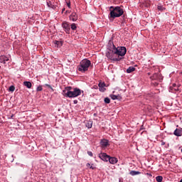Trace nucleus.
Instances as JSON below:
<instances>
[{"instance_id": "obj_1", "label": "nucleus", "mask_w": 182, "mask_h": 182, "mask_svg": "<svg viewBox=\"0 0 182 182\" xmlns=\"http://www.w3.org/2000/svg\"><path fill=\"white\" fill-rule=\"evenodd\" d=\"M107 48L108 51L106 53V56L113 62H120L123 59L120 56H124L127 53L126 47H117L112 39L109 41Z\"/></svg>"}, {"instance_id": "obj_2", "label": "nucleus", "mask_w": 182, "mask_h": 182, "mask_svg": "<svg viewBox=\"0 0 182 182\" xmlns=\"http://www.w3.org/2000/svg\"><path fill=\"white\" fill-rule=\"evenodd\" d=\"M124 14V10L123 8L117 6H111L109 7V14L108 15V18L109 21L112 22V21H114L116 18H120V16H122V15Z\"/></svg>"}, {"instance_id": "obj_3", "label": "nucleus", "mask_w": 182, "mask_h": 182, "mask_svg": "<svg viewBox=\"0 0 182 182\" xmlns=\"http://www.w3.org/2000/svg\"><path fill=\"white\" fill-rule=\"evenodd\" d=\"M63 92L65 93V96L70 98L77 97V96L82 95V90L77 87L72 88V87H66Z\"/></svg>"}, {"instance_id": "obj_4", "label": "nucleus", "mask_w": 182, "mask_h": 182, "mask_svg": "<svg viewBox=\"0 0 182 182\" xmlns=\"http://www.w3.org/2000/svg\"><path fill=\"white\" fill-rule=\"evenodd\" d=\"M92 62L87 58L83 59L80 62V64L77 65V70L82 73L87 72L89 70V67L91 66Z\"/></svg>"}, {"instance_id": "obj_5", "label": "nucleus", "mask_w": 182, "mask_h": 182, "mask_svg": "<svg viewBox=\"0 0 182 182\" xmlns=\"http://www.w3.org/2000/svg\"><path fill=\"white\" fill-rule=\"evenodd\" d=\"M151 80L156 82H163V75L160 73H154L150 77Z\"/></svg>"}, {"instance_id": "obj_6", "label": "nucleus", "mask_w": 182, "mask_h": 182, "mask_svg": "<svg viewBox=\"0 0 182 182\" xmlns=\"http://www.w3.org/2000/svg\"><path fill=\"white\" fill-rule=\"evenodd\" d=\"M62 28H63V31L67 33L68 35L70 34V25L67 21H63L61 24Z\"/></svg>"}, {"instance_id": "obj_7", "label": "nucleus", "mask_w": 182, "mask_h": 182, "mask_svg": "<svg viewBox=\"0 0 182 182\" xmlns=\"http://www.w3.org/2000/svg\"><path fill=\"white\" fill-rule=\"evenodd\" d=\"M100 144L102 149H106L110 146V144H109V140L106 139H101Z\"/></svg>"}, {"instance_id": "obj_8", "label": "nucleus", "mask_w": 182, "mask_h": 182, "mask_svg": "<svg viewBox=\"0 0 182 182\" xmlns=\"http://www.w3.org/2000/svg\"><path fill=\"white\" fill-rule=\"evenodd\" d=\"M180 87L179 86H177V85L176 83H173L172 85V86L169 87V92H171V93H176V92H178V90H180V89L178 88Z\"/></svg>"}, {"instance_id": "obj_9", "label": "nucleus", "mask_w": 182, "mask_h": 182, "mask_svg": "<svg viewBox=\"0 0 182 182\" xmlns=\"http://www.w3.org/2000/svg\"><path fill=\"white\" fill-rule=\"evenodd\" d=\"M110 156L107 155L106 153H100L98 157L102 160V161H109V157Z\"/></svg>"}, {"instance_id": "obj_10", "label": "nucleus", "mask_w": 182, "mask_h": 182, "mask_svg": "<svg viewBox=\"0 0 182 182\" xmlns=\"http://www.w3.org/2000/svg\"><path fill=\"white\" fill-rule=\"evenodd\" d=\"M70 21L73 22H76L78 19L77 14L76 12H73L69 16Z\"/></svg>"}, {"instance_id": "obj_11", "label": "nucleus", "mask_w": 182, "mask_h": 182, "mask_svg": "<svg viewBox=\"0 0 182 182\" xmlns=\"http://www.w3.org/2000/svg\"><path fill=\"white\" fill-rule=\"evenodd\" d=\"M8 60H9V56L0 55V63H3L4 65H5V63H6V62H8Z\"/></svg>"}, {"instance_id": "obj_12", "label": "nucleus", "mask_w": 182, "mask_h": 182, "mask_svg": "<svg viewBox=\"0 0 182 182\" xmlns=\"http://www.w3.org/2000/svg\"><path fill=\"white\" fill-rule=\"evenodd\" d=\"M173 134L176 137H181L182 136V128H176L173 132Z\"/></svg>"}, {"instance_id": "obj_13", "label": "nucleus", "mask_w": 182, "mask_h": 182, "mask_svg": "<svg viewBox=\"0 0 182 182\" xmlns=\"http://www.w3.org/2000/svg\"><path fill=\"white\" fill-rule=\"evenodd\" d=\"M98 87H99V90L100 92H106V83L105 82H99L98 84Z\"/></svg>"}, {"instance_id": "obj_14", "label": "nucleus", "mask_w": 182, "mask_h": 182, "mask_svg": "<svg viewBox=\"0 0 182 182\" xmlns=\"http://www.w3.org/2000/svg\"><path fill=\"white\" fill-rule=\"evenodd\" d=\"M108 161H109L110 164H116L119 160L116 157L109 156Z\"/></svg>"}, {"instance_id": "obj_15", "label": "nucleus", "mask_w": 182, "mask_h": 182, "mask_svg": "<svg viewBox=\"0 0 182 182\" xmlns=\"http://www.w3.org/2000/svg\"><path fill=\"white\" fill-rule=\"evenodd\" d=\"M111 99H112V100H122V96H120V95H111Z\"/></svg>"}, {"instance_id": "obj_16", "label": "nucleus", "mask_w": 182, "mask_h": 182, "mask_svg": "<svg viewBox=\"0 0 182 182\" xmlns=\"http://www.w3.org/2000/svg\"><path fill=\"white\" fill-rule=\"evenodd\" d=\"M23 86H26V87H27L28 89H31V87H32V82H29V81H24L23 82Z\"/></svg>"}, {"instance_id": "obj_17", "label": "nucleus", "mask_w": 182, "mask_h": 182, "mask_svg": "<svg viewBox=\"0 0 182 182\" xmlns=\"http://www.w3.org/2000/svg\"><path fill=\"white\" fill-rule=\"evenodd\" d=\"M54 45L55 46V48H60L63 45V42L59 41H55Z\"/></svg>"}, {"instance_id": "obj_18", "label": "nucleus", "mask_w": 182, "mask_h": 182, "mask_svg": "<svg viewBox=\"0 0 182 182\" xmlns=\"http://www.w3.org/2000/svg\"><path fill=\"white\" fill-rule=\"evenodd\" d=\"M136 70V68L133 66H130L127 69V73H132V72H134Z\"/></svg>"}, {"instance_id": "obj_19", "label": "nucleus", "mask_w": 182, "mask_h": 182, "mask_svg": "<svg viewBox=\"0 0 182 182\" xmlns=\"http://www.w3.org/2000/svg\"><path fill=\"white\" fill-rule=\"evenodd\" d=\"M129 174H130L131 176H137V175H139V174H141V172H140V171H131L129 172Z\"/></svg>"}, {"instance_id": "obj_20", "label": "nucleus", "mask_w": 182, "mask_h": 182, "mask_svg": "<svg viewBox=\"0 0 182 182\" xmlns=\"http://www.w3.org/2000/svg\"><path fill=\"white\" fill-rule=\"evenodd\" d=\"M157 9L158 11H160L161 12H164V11H166V8L164 6H163V5H159L157 6Z\"/></svg>"}, {"instance_id": "obj_21", "label": "nucleus", "mask_w": 182, "mask_h": 182, "mask_svg": "<svg viewBox=\"0 0 182 182\" xmlns=\"http://www.w3.org/2000/svg\"><path fill=\"white\" fill-rule=\"evenodd\" d=\"M92 126H93V122L92 121H88L86 123V127H87V129H92Z\"/></svg>"}, {"instance_id": "obj_22", "label": "nucleus", "mask_w": 182, "mask_h": 182, "mask_svg": "<svg viewBox=\"0 0 182 182\" xmlns=\"http://www.w3.org/2000/svg\"><path fill=\"white\" fill-rule=\"evenodd\" d=\"M70 28H71L72 31H76L77 29V26H76V23H73L70 25Z\"/></svg>"}, {"instance_id": "obj_23", "label": "nucleus", "mask_w": 182, "mask_h": 182, "mask_svg": "<svg viewBox=\"0 0 182 182\" xmlns=\"http://www.w3.org/2000/svg\"><path fill=\"white\" fill-rule=\"evenodd\" d=\"M156 180L157 182H161V181H163V176H158L156 177Z\"/></svg>"}, {"instance_id": "obj_24", "label": "nucleus", "mask_w": 182, "mask_h": 182, "mask_svg": "<svg viewBox=\"0 0 182 182\" xmlns=\"http://www.w3.org/2000/svg\"><path fill=\"white\" fill-rule=\"evenodd\" d=\"M9 92H15V86L11 85L9 88Z\"/></svg>"}, {"instance_id": "obj_25", "label": "nucleus", "mask_w": 182, "mask_h": 182, "mask_svg": "<svg viewBox=\"0 0 182 182\" xmlns=\"http://www.w3.org/2000/svg\"><path fill=\"white\" fill-rule=\"evenodd\" d=\"M105 103H106L107 105H109V103H110V98L109 97H105L104 100Z\"/></svg>"}, {"instance_id": "obj_26", "label": "nucleus", "mask_w": 182, "mask_h": 182, "mask_svg": "<svg viewBox=\"0 0 182 182\" xmlns=\"http://www.w3.org/2000/svg\"><path fill=\"white\" fill-rule=\"evenodd\" d=\"M42 90H43L42 85H39L38 87H37L36 92H42Z\"/></svg>"}, {"instance_id": "obj_27", "label": "nucleus", "mask_w": 182, "mask_h": 182, "mask_svg": "<svg viewBox=\"0 0 182 182\" xmlns=\"http://www.w3.org/2000/svg\"><path fill=\"white\" fill-rule=\"evenodd\" d=\"M52 5H53V2H52L51 1H47V6H48V8H50Z\"/></svg>"}, {"instance_id": "obj_28", "label": "nucleus", "mask_w": 182, "mask_h": 182, "mask_svg": "<svg viewBox=\"0 0 182 182\" xmlns=\"http://www.w3.org/2000/svg\"><path fill=\"white\" fill-rule=\"evenodd\" d=\"M45 86H46V87H48V89H50L52 90V92H54L55 90H53V87H52V86L49 84H45Z\"/></svg>"}, {"instance_id": "obj_29", "label": "nucleus", "mask_w": 182, "mask_h": 182, "mask_svg": "<svg viewBox=\"0 0 182 182\" xmlns=\"http://www.w3.org/2000/svg\"><path fill=\"white\" fill-rule=\"evenodd\" d=\"M45 86H46V87H48V89H50L52 90V92H54L55 90H53V87H52V86L49 84H45Z\"/></svg>"}, {"instance_id": "obj_30", "label": "nucleus", "mask_w": 182, "mask_h": 182, "mask_svg": "<svg viewBox=\"0 0 182 182\" xmlns=\"http://www.w3.org/2000/svg\"><path fill=\"white\" fill-rule=\"evenodd\" d=\"M159 82L160 81H152L151 85H154V86H159Z\"/></svg>"}, {"instance_id": "obj_31", "label": "nucleus", "mask_w": 182, "mask_h": 182, "mask_svg": "<svg viewBox=\"0 0 182 182\" xmlns=\"http://www.w3.org/2000/svg\"><path fill=\"white\" fill-rule=\"evenodd\" d=\"M87 154H88V156H90V157H93V153H92V151H87Z\"/></svg>"}, {"instance_id": "obj_32", "label": "nucleus", "mask_w": 182, "mask_h": 182, "mask_svg": "<svg viewBox=\"0 0 182 182\" xmlns=\"http://www.w3.org/2000/svg\"><path fill=\"white\" fill-rule=\"evenodd\" d=\"M50 8H52V9H56V6H55V5L52 4V6H50Z\"/></svg>"}, {"instance_id": "obj_33", "label": "nucleus", "mask_w": 182, "mask_h": 182, "mask_svg": "<svg viewBox=\"0 0 182 182\" xmlns=\"http://www.w3.org/2000/svg\"><path fill=\"white\" fill-rule=\"evenodd\" d=\"M90 168L91 170H95L96 168L95 166H90Z\"/></svg>"}, {"instance_id": "obj_34", "label": "nucleus", "mask_w": 182, "mask_h": 182, "mask_svg": "<svg viewBox=\"0 0 182 182\" xmlns=\"http://www.w3.org/2000/svg\"><path fill=\"white\" fill-rule=\"evenodd\" d=\"M67 6H68V8H70V2H67Z\"/></svg>"}, {"instance_id": "obj_35", "label": "nucleus", "mask_w": 182, "mask_h": 182, "mask_svg": "<svg viewBox=\"0 0 182 182\" xmlns=\"http://www.w3.org/2000/svg\"><path fill=\"white\" fill-rule=\"evenodd\" d=\"M73 103H74V105H77V100H74Z\"/></svg>"}, {"instance_id": "obj_36", "label": "nucleus", "mask_w": 182, "mask_h": 182, "mask_svg": "<svg viewBox=\"0 0 182 182\" xmlns=\"http://www.w3.org/2000/svg\"><path fill=\"white\" fill-rule=\"evenodd\" d=\"M87 167H90V164L87 163V165H86Z\"/></svg>"}, {"instance_id": "obj_37", "label": "nucleus", "mask_w": 182, "mask_h": 182, "mask_svg": "<svg viewBox=\"0 0 182 182\" xmlns=\"http://www.w3.org/2000/svg\"><path fill=\"white\" fill-rule=\"evenodd\" d=\"M65 8H63V9H62V14H63V12H65Z\"/></svg>"}, {"instance_id": "obj_38", "label": "nucleus", "mask_w": 182, "mask_h": 182, "mask_svg": "<svg viewBox=\"0 0 182 182\" xmlns=\"http://www.w3.org/2000/svg\"><path fill=\"white\" fill-rule=\"evenodd\" d=\"M119 182H123V178H119Z\"/></svg>"}, {"instance_id": "obj_39", "label": "nucleus", "mask_w": 182, "mask_h": 182, "mask_svg": "<svg viewBox=\"0 0 182 182\" xmlns=\"http://www.w3.org/2000/svg\"><path fill=\"white\" fill-rule=\"evenodd\" d=\"M144 128L143 127V126L140 128V130H144Z\"/></svg>"}, {"instance_id": "obj_40", "label": "nucleus", "mask_w": 182, "mask_h": 182, "mask_svg": "<svg viewBox=\"0 0 182 182\" xmlns=\"http://www.w3.org/2000/svg\"><path fill=\"white\" fill-rule=\"evenodd\" d=\"M164 144H166V142H162V143H161V145H162V146H164Z\"/></svg>"}, {"instance_id": "obj_41", "label": "nucleus", "mask_w": 182, "mask_h": 182, "mask_svg": "<svg viewBox=\"0 0 182 182\" xmlns=\"http://www.w3.org/2000/svg\"><path fill=\"white\" fill-rule=\"evenodd\" d=\"M94 116H97V114H96V113H95V114H94Z\"/></svg>"}, {"instance_id": "obj_42", "label": "nucleus", "mask_w": 182, "mask_h": 182, "mask_svg": "<svg viewBox=\"0 0 182 182\" xmlns=\"http://www.w3.org/2000/svg\"><path fill=\"white\" fill-rule=\"evenodd\" d=\"M179 182H182V179H181V181Z\"/></svg>"}, {"instance_id": "obj_43", "label": "nucleus", "mask_w": 182, "mask_h": 182, "mask_svg": "<svg viewBox=\"0 0 182 182\" xmlns=\"http://www.w3.org/2000/svg\"><path fill=\"white\" fill-rule=\"evenodd\" d=\"M148 75H150V73H148Z\"/></svg>"}]
</instances>
